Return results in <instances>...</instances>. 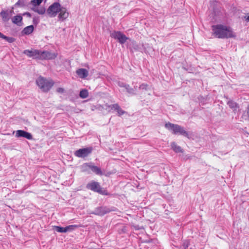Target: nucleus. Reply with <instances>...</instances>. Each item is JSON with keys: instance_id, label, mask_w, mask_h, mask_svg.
Instances as JSON below:
<instances>
[{"instance_id": "obj_1", "label": "nucleus", "mask_w": 249, "mask_h": 249, "mask_svg": "<svg viewBox=\"0 0 249 249\" xmlns=\"http://www.w3.org/2000/svg\"><path fill=\"white\" fill-rule=\"evenodd\" d=\"M46 14L50 18H54L58 15V18L60 21L65 20L69 16L67 8L58 2L50 5L47 9Z\"/></svg>"}, {"instance_id": "obj_2", "label": "nucleus", "mask_w": 249, "mask_h": 249, "mask_svg": "<svg viewBox=\"0 0 249 249\" xmlns=\"http://www.w3.org/2000/svg\"><path fill=\"white\" fill-rule=\"evenodd\" d=\"M213 35L219 38H235L236 34L227 26L218 24L212 26Z\"/></svg>"}, {"instance_id": "obj_3", "label": "nucleus", "mask_w": 249, "mask_h": 249, "mask_svg": "<svg viewBox=\"0 0 249 249\" xmlns=\"http://www.w3.org/2000/svg\"><path fill=\"white\" fill-rule=\"evenodd\" d=\"M36 84L42 92H48L53 86L54 82L52 79L39 76L36 80Z\"/></svg>"}, {"instance_id": "obj_4", "label": "nucleus", "mask_w": 249, "mask_h": 249, "mask_svg": "<svg viewBox=\"0 0 249 249\" xmlns=\"http://www.w3.org/2000/svg\"><path fill=\"white\" fill-rule=\"evenodd\" d=\"M165 127L169 130L172 131L174 134L179 133L185 137L189 138L188 133L185 131L183 127L178 124H175L170 123H166Z\"/></svg>"}, {"instance_id": "obj_5", "label": "nucleus", "mask_w": 249, "mask_h": 249, "mask_svg": "<svg viewBox=\"0 0 249 249\" xmlns=\"http://www.w3.org/2000/svg\"><path fill=\"white\" fill-rule=\"evenodd\" d=\"M57 56V53H52L48 51H40L39 60H50L54 59Z\"/></svg>"}, {"instance_id": "obj_6", "label": "nucleus", "mask_w": 249, "mask_h": 249, "mask_svg": "<svg viewBox=\"0 0 249 249\" xmlns=\"http://www.w3.org/2000/svg\"><path fill=\"white\" fill-rule=\"evenodd\" d=\"M92 150V148L91 147L79 149L74 152V155L79 158H84L88 156L91 152Z\"/></svg>"}, {"instance_id": "obj_7", "label": "nucleus", "mask_w": 249, "mask_h": 249, "mask_svg": "<svg viewBox=\"0 0 249 249\" xmlns=\"http://www.w3.org/2000/svg\"><path fill=\"white\" fill-rule=\"evenodd\" d=\"M40 50L32 49L25 50L23 51V53L29 57L33 59H39Z\"/></svg>"}, {"instance_id": "obj_8", "label": "nucleus", "mask_w": 249, "mask_h": 249, "mask_svg": "<svg viewBox=\"0 0 249 249\" xmlns=\"http://www.w3.org/2000/svg\"><path fill=\"white\" fill-rule=\"evenodd\" d=\"M111 37L117 39L121 44L124 43L128 38L120 32L114 31L110 34Z\"/></svg>"}, {"instance_id": "obj_9", "label": "nucleus", "mask_w": 249, "mask_h": 249, "mask_svg": "<svg viewBox=\"0 0 249 249\" xmlns=\"http://www.w3.org/2000/svg\"><path fill=\"white\" fill-rule=\"evenodd\" d=\"M89 169H91L92 171L97 175H102L103 174L101 169L96 166L90 165L88 163H85L83 165V171H87Z\"/></svg>"}, {"instance_id": "obj_10", "label": "nucleus", "mask_w": 249, "mask_h": 249, "mask_svg": "<svg viewBox=\"0 0 249 249\" xmlns=\"http://www.w3.org/2000/svg\"><path fill=\"white\" fill-rule=\"evenodd\" d=\"M112 210L107 208V207H98L95 209L94 211L91 213L98 215H104V214L112 211Z\"/></svg>"}, {"instance_id": "obj_11", "label": "nucleus", "mask_w": 249, "mask_h": 249, "mask_svg": "<svg viewBox=\"0 0 249 249\" xmlns=\"http://www.w3.org/2000/svg\"><path fill=\"white\" fill-rule=\"evenodd\" d=\"M13 13V8H12V9L10 11L2 10L0 13V16L1 17L2 21L5 22L9 21Z\"/></svg>"}, {"instance_id": "obj_12", "label": "nucleus", "mask_w": 249, "mask_h": 249, "mask_svg": "<svg viewBox=\"0 0 249 249\" xmlns=\"http://www.w3.org/2000/svg\"><path fill=\"white\" fill-rule=\"evenodd\" d=\"M15 136L17 138H25L28 140H32L33 139V136L31 133L21 130L16 131Z\"/></svg>"}, {"instance_id": "obj_13", "label": "nucleus", "mask_w": 249, "mask_h": 249, "mask_svg": "<svg viewBox=\"0 0 249 249\" xmlns=\"http://www.w3.org/2000/svg\"><path fill=\"white\" fill-rule=\"evenodd\" d=\"M76 73L78 76L82 79L86 78L89 75L88 71L83 68L77 69L76 71Z\"/></svg>"}, {"instance_id": "obj_14", "label": "nucleus", "mask_w": 249, "mask_h": 249, "mask_svg": "<svg viewBox=\"0 0 249 249\" xmlns=\"http://www.w3.org/2000/svg\"><path fill=\"white\" fill-rule=\"evenodd\" d=\"M109 107H110L111 109H114L117 111L118 114L119 116L122 115L124 114L125 112L123 110L120 106L117 104H113L110 106H109Z\"/></svg>"}, {"instance_id": "obj_15", "label": "nucleus", "mask_w": 249, "mask_h": 249, "mask_svg": "<svg viewBox=\"0 0 249 249\" xmlns=\"http://www.w3.org/2000/svg\"><path fill=\"white\" fill-rule=\"evenodd\" d=\"M171 149L176 153H182L183 149L180 146L178 145L175 142H172L171 143Z\"/></svg>"}, {"instance_id": "obj_16", "label": "nucleus", "mask_w": 249, "mask_h": 249, "mask_svg": "<svg viewBox=\"0 0 249 249\" xmlns=\"http://www.w3.org/2000/svg\"><path fill=\"white\" fill-rule=\"evenodd\" d=\"M31 9L39 15H44L47 11L44 7H39V6L36 7L31 8Z\"/></svg>"}, {"instance_id": "obj_17", "label": "nucleus", "mask_w": 249, "mask_h": 249, "mask_svg": "<svg viewBox=\"0 0 249 249\" xmlns=\"http://www.w3.org/2000/svg\"><path fill=\"white\" fill-rule=\"evenodd\" d=\"M92 191L98 193L101 195H108L107 190L106 188H90Z\"/></svg>"}, {"instance_id": "obj_18", "label": "nucleus", "mask_w": 249, "mask_h": 249, "mask_svg": "<svg viewBox=\"0 0 249 249\" xmlns=\"http://www.w3.org/2000/svg\"><path fill=\"white\" fill-rule=\"evenodd\" d=\"M22 20V17L20 15H17L16 16H14L12 18V22L17 24V25L20 26L21 25V21Z\"/></svg>"}, {"instance_id": "obj_19", "label": "nucleus", "mask_w": 249, "mask_h": 249, "mask_svg": "<svg viewBox=\"0 0 249 249\" xmlns=\"http://www.w3.org/2000/svg\"><path fill=\"white\" fill-rule=\"evenodd\" d=\"M227 104L228 105L229 107L233 110V111H236L239 108L238 104L232 100L229 101L227 103Z\"/></svg>"}, {"instance_id": "obj_20", "label": "nucleus", "mask_w": 249, "mask_h": 249, "mask_svg": "<svg viewBox=\"0 0 249 249\" xmlns=\"http://www.w3.org/2000/svg\"><path fill=\"white\" fill-rule=\"evenodd\" d=\"M34 31V26L33 25H30L25 27L22 31L23 35H29L31 34Z\"/></svg>"}, {"instance_id": "obj_21", "label": "nucleus", "mask_w": 249, "mask_h": 249, "mask_svg": "<svg viewBox=\"0 0 249 249\" xmlns=\"http://www.w3.org/2000/svg\"><path fill=\"white\" fill-rule=\"evenodd\" d=\"M42 2V0H32L30 2L31 8L38 6Z\"/></svg>"}, {"instance_id": "obj_22", "label": "nucleus", "mask_w": 249, "mask_h": 249, "mask_svg": "<svg viewBox=\"0 0 249 249\" xmlns=\"http://www.w3.org/2000/svg\"><path fill=\"white\" fill-rule=\"evenodd\" d=\"M89 96V92L87 89H82L80 91L79 96L82 99H85Z\"/></svg>"}, {"instance_id": "obj_23", "label": "nucleus", "mask_w": 249, "mask_h": 249, "mask_svg": "<svg viewBox=\"0 0 249 249\" xmlns=\"http://www.w3.org/2000/svg\"><path fill=\"white\" fill-rule=\"evenodd\" d=\"M54 229L58 232L65 233L67 232V230L65 227H61L59 226H54Z\"/></svg>"}, {"instance_id": "obj_24", "label": "nucleus", "mask_w": 249, "mask_h": 249, "mask_svg": "<svg viewBox=\"0 0 249 249\" xmlns=\"http://www.w3.org/2000/svg\"><path fill=\"white\" fill-rule=\"evenodd\" d=\"M78 226L76 225H72L66 227V229L67 230V232L69 231H73L75 228H77Z\"/></svg>"}, {"instance_id": "obj_25", "label": "nucleus", "mask_w": 249, "mask_h": 249, "mask_svg": "<svg viewBox=\"0 0 249 249\" xmlns=\"http://www.w3.org/2000/svg\"><path fill=\"white\" fill-rule=\"evenodd\" d=\"M1 38H3L4 39H5L6 41H7L9 43H12L15 41V39L12 37H8L4 35Z\"/></svg>"}, {"instance_id": "obj_26", "label": "nucleus", "mask_w": 249, "mask_h": 249, "mask_svg": "<svg viewBox=\"0 0 249 249\" xmlns=\"http://www.w3.org/2000/svg\"><path fill=\"white\" fill-rule=\"evenodd\" d=\"M99 186L100 185L98 182L94 181H92L88 184L87 187H99Z\"/></svg>"}, {"instance_id": "obj_27", "label": "nucleus", "mask_w": 249, "mask_h": 249, "mask_svg": "<svg viewBox=\"0 0 249 249\" xmlns=\"http://www.w3.org/2000/svg\"><path fill=\"white\" fill-rule=\"evenodd\" d=\"M125 89H126L128 92L130 93H134V89H132L129 88V85H127L125 86Z\"/></svg>"}, {"instance_id": "obj_28", "label": "nucleus", "mask_w": 249, "mask_h": 249, "mask_svg": "<svg viewBox=\"0 0 249 249\" xmlns=\"http://www.w3.org/2000/svg\"><path fill=\"white\" fill-rule=\"evenodd\" d=\"M56 91L60 93H63L65 92V89L62 88H58L57 89Z\"/></svg>"}, {"instance_id": "obj_29", "label": "nucleus", "mask_w": 249, "mask_h": 249, "mask_svg": "<svg viewBox=\"0 0 249 249\" xmlns=\"http://www.w3.org/2000/svg\"><path fill=\"white\" fill-rule=\"evenodd\" d=\"M147 87H148V85L147 84H142L141 85H140V89H146Z\"/></svg>"}, {"instance_id": "obj_30", "label": "nucleus", "mask_w": 249, "mask_h": 249, "mask_svg": "<svg viewBox=\"0 0 249 249\" xmlns=\"http://www.w3.org/2000/svg\"><path fill=\"white\" fill-rule=\"evenodd\" d=\"M188 245H189L188 242L187 241H186L183 243V247L185 249H186V248H187L188 247Z\"/></svg>"}, {"instance_id": "obj_31", "label": "nucleus", "mask_w": 249, "mask_h": 249, "mask_svg": "<svg viewBox=\"0 0 249 249\" xmlns=\"http://www.w3.org/2000/svg\"><path fill=\"white\" fill-rule=\"evenodd\" d=\"M246 113L248 117V119L249 120V105H248L247 108Z\"/></svg>"}, {"instance_id": "obj_32", "label": "nucleus", "mask_w": 249, "mask_h": 249, "mask_svg": "<svg viewBox=\"0 0 249 249\" xmlns=\"http://www.w3.org/2000/svg\"><path fill=\"white\" fill-rule=\"evenodd\" d=\"M24 15H26L27 16L30 17L31 16V14L28 12L25 13Z\"/></svg>"}, {"instance_id": "obj_33", "label": "nucleus", "mask_w": 249, "mask_h": 249, "mask_svg": "<svg viewBox=\"0 0 249 249\" xmlns=\"http://www.w3.org/2000/svg\"><path fill=\"white\" fill-rule=\"evenodd\" d=\"M245 18H246V20L249 21V16L247 17H245Z\"/></svg>"}, {"instance_id": "obj_34", "label": "nucleus", "mask_w": 249, "mask_h": 249, "mask_svg": "<svg viewBox=\"0 0 249 249\" xmlns=\"http://www.w3.org/2000/svg\"><path fill=\"white\" fill-rule=\"evenodd\" d=\"M3 35L0 32V38H2V37L3 36Z\"/></svg>"}, {"instance_id": "obj_35", "label": "nucleus", "mask_w": 249, "mask_h": 249, "mask_svg": "<svg viewBox=\"0 0 249 249\" xmlns=\"http://www.w3.org/2000/svg\"><path fill=\"white\" fill-rule=\"evenodd\" d=\"M3 35L0 32V38H2V37L3 36Z\"/></svg>"}, {"instance_id": "obj_36", "label": "nucleus", "mask_w": 249, "mask_h": 249, "mask_svg": "<svg viewBox=\"0 0 249 249\" xmlns=\"http://www.w3.org/2000/svg\"><path fill=\"white\" fill-rule=\"evenodd\" d=\"M19 3H20V2H19V1H18V2H17L16 3V5H19Z\"/></svg>"}]
</instances>
